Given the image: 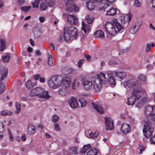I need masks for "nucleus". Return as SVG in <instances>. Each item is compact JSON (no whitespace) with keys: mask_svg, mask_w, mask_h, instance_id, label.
I'll return each instance as SVG.
<instances>
[{"mask_svg":"<svg viewBox=\"0 0 155 155\" xmlns=\"http://www.w3.org/2000/svg\"><path fill=\"white\" fill-rule=\"evenodd\" d=\"M124 86L125 87H127L129 88H133L135 86V88L140 89V88L141 85L139 81L137 80L133 79H130L124 83Z\"/></svg>","mask_w":155,"mask_h":155,"instance_id":"obj_6","label":"nucleus"},{"mask_svg":"<svg viewBox=\"0 0 155 155\" xmlns=\"http://www.w3.org/2000/svg\"><path fill=\"white\" fill-rule=\"evenodd\" d=\"M80 102L81 103V107H84L86 105V101L84 99H81L80 100Z\"/></svg>","mask_w":155,"mask_h":155,"instance_id":"obj_53","label":"nucleus"},{"mask_svg":"<svg viewBox=\"0 0 155 155\" xmlns=\"http://www.w3.org/2000/svg\"><path fill=\"white\" fill-rule=\"evenodd\" d=\"M5 128L3 123L0 122V133H2L4 130Z\"/></svg>","mask_w":155,"mask_h":155,"instance_id":"obj_55","label":"nucleus"},{"mask_svg":"<svg viewBox=\"0 0 155 155\" xmlns=\"http://www.w3.org/2000/svg\"><path fill=\"white\" fill-rule=\"evenodd\" d=\"M10 57V56L9 54L8 53L5 56L2 57V59L4 62H8Z\"/></svg>","mask_w":155,"mask_h":155,"instance_id":"obj_44","label":"nucleus"},{"mask_svg":"<svg viewBox=\"0 0 155 155\" xmlns=\"http://www.w3.org/2000/svg\"><path fill=\"white\" fill-rule=\"evenodd\" d=\"M139 149L140 150V153H141L142 151L144 149V148L142 145H141L139 147Z\"/></svg>","mask_w":155,"mask_h":155,"instance_id":"obj_59","label":"nucleus"},{"mask_svg":"<svg viewBox=\"0 0 155 155\" xmlns=\"http://www.w3.org/2000/svg\"><path fill=\"white\" fill-rule=\"evenodd\" d=\"M92 104L94 109L100 114H103L104 113V110L101 105L98 104L93 102Z\"/></svg>","mask_w":155,"mask_h":155,"instance_id":"obj_20","label":"nucleus"},{"mask_svg":"<svg viewBox=\"0 0 155 155\" xmlns=\"http://www.w3.org/2000/svg\"><path fill=\"white\" fill-rule=\"evenodd\" d=\"M85 19L87 21L88 24H90L93 22L94 18L91 15H87L85 18Z\"/></svg>","mask_w":155,"mask_h":155,"instance_id":"obj_41","label":"nucleus"},{"mask_svg":"<svg viewBox=\"0 0 155 155\" xmlns=\"http://www.w3.org/2000/svg\"><path fill=\"white\" fill-rule=\"evenodd\" d=\"M25 85L26 87L28 89L32 87L33 85L31 82V79H29L26 82Z\"/></svg>","mask_w":155,"mask_h":155,"instance_id":"obj_42","label":"nucleus"},{"mask_svg":"<svg viewBox=\"0 0 155 155\" xmlns=\"http://www.w3.org/2000/svg\"><path fill=\"white\" fill-rule=\"evenodd\" d=\"M68 104L72 108H75L78 107V104L76 98L74 97H71L68 101Z\"/></svg>","mask_w":155,"mask_h":155,"instance_id":"obj_17","label":"nucleus"},{"mask_svg":"<svg viewBox=\"0 0 155 155\" xmlns=\"http://www.w3.org/2000/svg\"><path fill=\"white\" fill-rule=\"evenodd\" d=\"M86 7L90 10H93L95 7L94 2L91 1H89L86 3Z\"/></svg>","mask_w":155,"mask_h":155,"instance_id":"obj_28","label":"nucleus"},{"mask_svg":"<svg viewBox=\"0 0 155 155\" xmlns=\"http://www.w3.org/2000/svg\"><path fill=\"white\" fill-rule=\"evenodd\" d=\"M120 129L122 132L124 134H126L130 132L131 128L130 125L124 123L122 124Z\"/></svg>","mask_w":155,"mask_h":155,"instance_id":"obj_18","label":"nucleus"},{"mask_svg":"<svg viewBox=\"0 0 155 155\" xmlns=\"http://www.w3.org/2000/svg\"><path fill=\"white\" fill-rule=\"evenodd\" d=\"M3 73L0 79V82L2 81L7 76L8 73V69L5 68L3 65L0 64V74Z\"/></svg>","mask_w":155,"mask_h":155,"instance_id":"obj_16","label":"nucleus"},{"mask_svg":"<svg viewBox=\"0 0 155 155\" xmlns=\"http://www.w3.org/2000/svg\"><path fill=\"white\" fill-rule=\"evenodd\" d=\"M58 91L59 94L61 97L65 96L70 93L69 89L65 87L60 88Z\"/></svg>","mask_w":155,"mask_h":155,"instance_id":"obj_19","label":"nucleus"},{"mask_svg":"<svg viewBox=\"0 0 155 155\" xmlns=\"http://www.w3.org/2000/svg\"><path fill=\"white\" fill-rule=\"evenodd\" d=\"M108 79V82L110 85H112V86L116 85V82L113 77L109 76Z\"/></svg>","mask_w":155,"mask_h":155,"instance_id":"obj_32","label":"nucleus"},{"mask_svg":"<svg viewBox=\"0 0 155 155\" xmlns=\"http://www.w3.org/2000/svg\"><path fill=\"white\" fill-rule=\"evenodd\" d=\"M81 28L82 30L84 31V33H86L87 32L89 31L90 30L91 27L89 25H87L84 23V22L82 21Z\"/></svg>","mask_w":155,"mask_h":155,"instance_id":"obj_25","label":"nucleus"},{"mask_svg":"<svg viewBox=\"0 0 155 155\" xmlns=\"http://www.w3.org/2000/svg\"><path fill=\"white\" fill-rule=\"evenodd\" d=\"M134 5L136 7H140V3L138 0H135L134 3Z\"/></svg>","mask_w":155,"mask_h":155,"instance_id":"obj_57","label":"nucleus"},{"mask_svg":"<svg viewBox=\"0 0 155 155\" xmlns=\"http://www.w3.org/2000/svg\"><path fill=\"white\" fill-rule=\"evenodd\" d=\"M1 46L0 51H2L5 49L6 45V41L5 39H2L0 40Z\"/></svg>","mask_w":155,"mask_h":155,"instance_id":"obj_35","label":"nucleus"},{"mask_svg":"<svg viewBox=\"0 0 155 155\" xmlns=\"http://www.w3.org/2000/svg\"><path fill=\"white\" fill-rule=\"evenodd\" d=\"M151 48V44L150 43H147L145 47V51L146 52H148Z\"/></svg>","mask_w":155,"mask_h":155,"instance_id":"obj_54","label":"nucleus"},{"mask_svg":"<svg viewBox=\"0 0 155 155\" xmlns=\"http://www.w3.org/2000/svg\"><path fill=\"white\" fill-rule=\"evenodd\" d=\"M74 0H65L66 6V10L68 12H71L74 10L75 12H77L79 8L74 3Z\"/></svg>","mask_w":155,"mask_h":155,"instance_id":"obj_7","label":"nucleus"},{"mask_svg":"<svg viewBox=\"0 0 155 155\" xmlns=\"http://www.w3.org/2000/svg\"><path fill=\"white\" fill-rule=\"evenodd\" d=\"M154 109L153 106L150 105L146 106L144 109V113L145 114L148 116H150L153 114L154 111H155V107H154Z\"/></svg>","mask_w":155,"mask_h":155,"instance_id":"obj_14","label":"nucleus"},{"mask_svg":"<svg viewBox=\"0 0 155 155\" xmlns=\"http://www.w3.org/2000/svg\"><path fill=\"white\" fill-rule=\"evenodd\" d=\"M97 151L96 149H93L89 151L87 153V155H97Z\"/></svg>","mask_w":155,"mask_h":155,"instance_id":"obj_39","label":"nucleus"},{"mask_svg":"<svg viewBox=\"0 0 155 155\" xmlns=\"http://www.w3.org/2000/svg\"><path fill=\"white\" fill-rule=\"evenodd\" d=\"M147 99L146 98H143L138 102L137 104L135 107H137L138 109L141 108L147 102Z\"/></svg>","mask_w":155,"mask_h":155,"instance_id":"obj_23","label":"nucleus"},{"mask_svg":"<svg viewBox=\"0 0 155 155\" xmlns=\"http://www.w3.org/2000/svg\"><path fill=\"white\" fill-rule=\"evenodd\" d=\"M41 0H35L34 2L32 3V4L33 8H38V5L40 3Z\"/></svg>","mask_w":155,"mask_h":155,"instance_id":"obj_46","label":"nucleus"},{"mask_svg":"<svg viewBox=\"0 0 155 155\" xmlns=\"http://www.w3.org/2000/svg\"><path fill=\"white\" fill-rule=\"evenodd\" d=\"M40 92L39 95V98L42 99H48L51 97L47 91H46L44 89L41 87Z\"/></svg>","mask_w":155,"mask_h":155,"instance_id":"obj_15","label":"nucleus"},{"mask_svg":"<svg viewBox=\"0 0 155 155\" xmlns=\"http://www.w3.org/2000/svg\"><path fill=\"white\" fill-rule=\"evenodd\" d=\"M35 127L32 124H29L28 127V133L29 134H33L35 131Z\"/></svg>","mask_w":155,"mask_h":155,"instance_id":"obj_24","label":"nucleus"},{"mask_svg":"<svg viewBox=\"0 0 155 155\" xmlns=\"http://www.w3.org/2000/svg\"><path fill=\"white\" fill-rule=\"evenodd\" d=\"M46 3L50 7L53 6L54 5V0H45Z\"/></svg>","mask_w":155,"mask_h":155,"instance_id":"obj_49","label":"nucleus"},{"mask_svg":"<svg viewBox=\"0 0 155 155\" xmlns=\"http://www.w3.org/2000/svg\"><path fill=\"white\" fill-rule=\"evenodd\" d=\"M77 148L76 147H72L70 151L69 152L70 154H72L76 155L78 154L77 151Z\"/></svg>","mask_w":155,"mask_h":155,"instance_id":"obj_43","label":"nucleus"},{"mask_svg":"<svg viewBox=\"0 0 155 155\" xmlns=\"http://www.w3.org/2000/svg\"><path fill=\"white\" fill-rule=\"evenodd\" d=\"M62 72L65 74H68L71 73L72 72L71 68L69 67H65L62 70Z\"/></svg>","mask_w":155,"mask_h":155,"instance_id":"obj_31","label":"nucleus"},{"mask_svg":"<svg viewBox=\"0 0 155 155\" xmlns=\"http://www.w3.org/2000/svg\"><path fill=\"white\" fill-rule=\"evenodd\" d=\"M114 73L116 77L121 79H123L127 76L126 72L123 71H115Z\"/></svg>","mask_w":155,"mask_h":155,"instance_id":"obj_22","label":"nucleus"},{"mask_svg":"<svg viewBox=\"0 0 155 155\" xmlns=\"http://www.w3.org/2000/svg\"><path fill=\"white\" fill-rule=\"evenodd\" d=\"M65 31H66L69 34H70L71 36L74 38L76 39L78 32V30L73 26H71L69 27H65L64 29Z\"/></svg>","mask_w":155,"mask_h":155,"instance_id":"obj_8","label":"nucleus"},{"mask_svg":"<svg viewBox=\"0 0 155 155\" xmlns=\"http://www.w3.org/2000/svg\"><path fill=\"white\" fill-rule=\"evenodd\" d=\"M13 114V112L9 110H5L2 111L1 114L3 116L11 115Z\"/></svg>","mask_w":155,"mask_h":155,"instance_id":"obj_40","label":"nucleus"},{"mask_svg":"<svg viewBox=\"0 0 155 155\" xmlns=\"http://www.w3.org/2000/svg\"><path fill=\"white\" fill-rule=\"evenodd\" d=\"M71 84V80L69 76L65 77L63 78L61 76H53L48 81L49 87L53 89L59 88L62 84L65 87L68 88Z\"/></svg>","mask_w":155,"mask_h":155,"instance_id":"obj_1","label":"nucleus"},{"mask_svg":"<svg viewBox=\"0 0 155 155\" xmlns=\"http://www.w3.org/2000/svg\"><path fill=\"white\" fill-rule=\"evenodd\" d=\"M99 134L100 132L97 131H96L93 133L92 132H90L89 134V136L90 137L93 138H96L99 135Z\"/></svg>","mask_w":155,"mask_h":155,"instance_id":"obj_38","label":"nucleus"},{"mask_svg":"<svg viewBox=\"0 0 155 155\" xmlns=\"http://www.w3.org/2000/svg\"><path fill=\"white\" fill-rule=\"evenodd\" d=\"M80 84V83L79 81H78L76 80H75L72 84V88L73 89H76L79 86Z\"/></svg>","mask_w":155,"mask_h":155,"instance_id":"obj_36","label":"nucleus"},{"mask_svg":"<svg viewBox=\"0 0 155 155\" xmlns=\"http://www.w3.org/2000/svg\"><path fill=\"white\" fill-rule=\"evenodd\" d=\"M117 9L115 8H112L110 9V10L107 11L106 14L107 15L112 16L114 15L116 13Z\"/></svg>","mask_w":155,"mask_h":155,"instance_id":"obj_29","label":"nucleus"},{"mask_svg":"<svg viewBox=\"0 0 155 155\" xmlns=\"http://www.w3.org/2000/svg\"><path fill=\"white\" fill-rule=\"evenodd\" d=\"M41 9L42 10H45L47 8V4L45 3H41L40 6Z\"/></svg>","mask_w":155,"mask_h":155,"instance_id":"obj_51","label":"nucleus"},{"mask_svg":"<svg viewBox=\"0 0 155 155\" xmlns=\"http://www.w3.org/2000/svg\"><path fill=\"white\" fill-rule=\"evenodd\" d=\"M50 46L51 48H52V49L53 50H54L55 49V47L54 45V43H51L50 44Z\"/></svg>","mask_w":155,"mask_h":155,"instance_id":"obj_62","label":"nucleus"},{"mask_svg":"<svg viewBox=\"0 0 155 155\" xmlns=\"http://www.w3.org/2000/svg\"><path fill=\"white\" fill-rule=\"evenodd\" d=\"M81 82L84 88L86 90H90L92 87L93 83L92 82V78L91 81L85 79H82Z\"/></svg>","mask_w":155,"mask_h":155,"instance_id":"obj_10","label":"nucleus"},{"mask_svg":"<svg viewBox=\"0 0 155 155\" xmlns=\"http://www.w3.org/2000/svg\"><path fill=\"white\" fill-rule=\"evenodd\" d=\"M15 107L16 108V110L15 112V113L18 114L19 113L21 109V105L18 102H16L15 104Z\"/></svg>","mask_w":155,"mask_h":155,"instance_id":"obj_34","label":"nucleus"},{"mask_svg":"<svg viewBox=\"0 0 155 155\" xmlns=\"http://www.w3.org/2000/svg\"><path fill=\"white\" fill-rule=\"evenodd\" d=\"M59 117L56 115H54L51 118V121L54 123L58 122L59 120Z\"/></svg>","mask_w":155,"mask_h":155,"instance_id":"obj_47","label":"nucleus"},{"mask_svg":"<svg viewBox=\"0 0 155 155\" xmlns=\"http://www.w3.org/2000/svg\"><path fill=\"white\" fill-rule=\"evenodd\" d=\"M71 35L69 34L66 31L64 30V38L65 41H69L72 36H71Z\"/></svg>","mask_w":155,"mask_h":155,"instance_id":"obj_30","label":"nucleus"},{"mask_svg":"<svg viewBox=\"0 0 155 155\" xmlns=\"http://www.w3.org/2000/svg\"><path fill=\"white\" fill-rule=\"evenodd\" d=\"M84 61V59H81L79 61L78 64V66L79 68H80L81 67Z\"/></svg>","mask_w":155,"mask_h":155,"instance_id":"obj_56","label":"nucleus"},{"mask_svg":"<svg viewBox=\"0 0 155 155\" xmlns=\"http://www.w3.org/2000/svg\"><path fill=\"white\" fill-rule=\"evenodd\" d=\"M106 31L111 35H113L123 29V27L118 22L116 19L112 21L111 23L107 22L104 27Z\"/></svg>","mask_w":155,"mask_h":155,"instance_id":"obj_2","label":"nucleus"},{"mask_svg":"<svg viewBox=\"0 0 155 155\" xmlns=\"http://www.w3.org/2000/svg\"><path fill=\"white\" fill-rule=\"evenodd\" d=\"M64 16L67 17V21L71 25H76L78 22L77 17L74 15H67L66 13L64 14Z\"/></svg>","mask_w":155,"mask_h":155,"instance_id":"obj_9","label":"nucleus"},{"mask_svg":"<svg viewBox=\"0 0 155 155\" xmlns=\"http://www.w3.org/2000/svg\"><path fill=\"white\" fill-rule=\"evenodd\" d=\"M92 82L94 90L96 92H98L102 89V84L105 83L107 81V78L103 72H101L99 74H97V77H92Z\"/></svg>","mask_w":155,"mask_h":155,"instance_id":"obj_3","label":"nucleus"},{"mask_svg":"<svg viewBox=\"0 0 155 155\" xmlns=\"http://www.w3.org/2000/svg\"><path fill=\"white\" fill-rule=\"evenodd\" d=\"M139 79L143 84H146L147 78L146 77L143 75H140L139 77Z\"/></svg>","mask_w":155,"mask_h":155,"instance_id":"obj_37","label":"nucleus"},{"mask_svg":"<svg viewBox=\"0 0 155 155\" xmlns=\"http://www.w3.org/2000/svg\"><path fill=\"white\" fill-rule=\"evenodd\" d=\"M144 123L143 131L145 136L148 138L152 135L154 131V124L149 120H145Z\"/></svg>","mask_w":155,"mask_h":155,"instance_id":"obj_4","label":"nucleus"},{"mask_svg":"<svg viewBox=\"0 0 155 155\" xmlns=\"http://www.w3.org/2000/svg\"><path fill=\"white\" fill-rule=\"evenodd\" d=\"M90 148V146L89 145H85L81 149V152L82 154H84Z\"/></svg>","mask_w":155,"mask_h":155,"instance_id":"obj_33","label":"nucleus"},{"mask_svg":"<svg viewBox=\"0 0 155 155\" xmlns=\"http://www.w3.org/2000/svg\"><path fill=\"white\" fill-rule=\"evenodd\" d=\"M39 20L42 23L45 20V18L43 17H40L39 18Z\"/></svg>","mask_w":155,"mask_h":155,"instance_id":"obj_60","label":"nucleus"},{"mask_svg":"<svg viewBox=\"0 0 155 155\" xmlns=\"http://www.w3.org/2000/svg\"><path fill=\"white\" fill-rule=\"evenodd\" d=\"M141 21H137L135 22L134 24L132 25V27L129 30L130 33L134 34L137 32L140 28L141 24Z\"/></svg>","mask_w":155,"mask_h":155,"instance_id":"obj_12","label":"nucleus"},{"mask_svg":"<svg viewBox=\"0 0 155 155\" xmlns=\"http://www.w3.org/2000/svg\"><path fill=\"white\" fill-rule=\"evenodd\" d=\"M31 8V6H24L21 7V9L25 12H27L29 11V9Z\"/></svg>","mask_w":155,"mask_h":155,"instance_id":"obj_50","label":"nucleus"},{"mask_svg":"<svg viewBox=\"0 0 155 155\" xmlns=\"http://www.w3.org/2000/svg\"><path fill=\"white\" fill-rule=\"evenodd\" d=\"M33 32L35 37L38 38L41 35L39 29L36 27L33 28Z\"/></svg>","mask_w":155,"mask_h":155,"instance_id":"obj_26","label":"nucleus"},{"mask_svg":"<svg viewBox=\"0 0 155 155\" xmlns=\"http://www.w3.org/2000/svg\"><path fill=\"white\" fill-rule=\"evenodd\" d=\"M105 124L107 130H112L114 128L113 122L112 119L110 117H105Z\"/></svg>","mask_w":155,"mask_h":155,"instance_id":"obj_13","label":"nucleus"},{"mask_svg":"<svg viewBox=\"0 0 155 155\" xmlns=\"http://www.w3.org/2000/svg\"><path fill=\"white\" fill-rule=\"evenodd\" d=\"M108 64L109 65L111 64L116 65L117 64V63L113 60H110L108 62Z\"/></svg>","mask_w":155,"mask_h":155,"instance_id":"obj_58","label":"nucleus"},{"mask_svg":"<svg viewBox=\"0 0 155 155\" xmlns=\"http://www.w3.org/2000/svg\"><path fill=\"white\" fill-rule=\"evenodd\" d=\"M24 0H18V3L21 5H23L24 3Z\"/></svg>","mask_w":155,"mask_h":155,"instance_id":"obj_64","label":"nucleus"},{"mask_svg":"<svg viewBox=\"0 0 155 155\" xmlns=\"http://www.w3.org/2000/svg\"><path fill=\"white\" fill-rule=\"evenodd\" d=\"M41 87H38L32 89L30 92L31 97L37 96L39 98Z\"/></svg>","mask_w":155,"mask_h":155,"instance_id":"obj_21","label":"nucleus"},{"mask_svg":"<svg viewBox=\"0 0 155 155\" xmlns=\"http://www.w3.org/2000/svg\"><path fill=\"white\" fill-rule=\"evenodd\" d=\"M40 77V75L39 74L36 75L34 76V79L35 80H37Z\"/></svg>","mask_w":155,"mask_h":155,"instance_id":"obj_63","label":"nucleus"},{"mask_svg":"<svg viewBox=\"0 0 155 155\" xmlns=\"http://www.w3.org/2000/svg\"><path fill=\"white\" fill-rule=\"evenodd\" d=\"M150 140L152 143L155 144V136L152 137L151 138Z\"/></svg>","mask_w":155,"mask_h":155,"instance_id":"obj_61","label":"nucleus"},{"mask_svg":"<svg viewBox=\"0 0 155 155\" xmlns=\"http://www.w3.org/2000/svg\"><path fill=\"white\" fill-rule=\"evenodd\" d=\"M48 64L50 66L52 65L53 62L52 60V58L51 57V55L50 54H48Z\"/></svg>","mask_w":155,"mask_h":155,"instance_id":"obj_45","label":"nucleus"},{"mask_svg":"<svg viewBox=\"0 0 155 155\" xmlns=\"http://www.w3.org/2000/svg\"><path fill=\"white\" fill-rule=\"evenodd\" d=\"M94 35L95 37L101 38H102L104 37V33L101 30H98L96 31L94 33Z\"/></svg>","mask_w":155,"mask_h":155,"instance_id":"obj_27","label":"nucleus"},{"mask_svg":"<svg viewBox=\"0 0 155 155\" xmlns=\"http://www.w3.org/2000/svg\"><path fill=\"white\" fill-rule=\"evenodd\" d=\"M5 85L2 83L0 82V94H2L5 91Z\"/></svg>","mask_w":155,"mask_h":155,"instance_id":"obj_48","label":"nucleus"},{"mask_svg":"<svg viewBox=\"0 0 155 155\" xmlns=\"http://www.w3.org/2000/svg\"><path fill=\"white\" fill-rule=\"evenodd\" d=\"M132 18V15L130 14L126 15L121 18V23L124 27H127L129 25Z\"/></svg>","mask_w":155,"mask_h":155,"instance_id":"obj_11","label":"nucleus"},{"mask_svg":"<svg viewBox=\"0 0 155 155\" xmlns=\"http://www.w3.org/2000/svg\"><path fill=\"white\" fill-rule=\"evenodd\" d=\"M54 130L56 131H58L61 130L58 123H56L54 124Z\"/></svg>","mask_w":155,"mask_h":155,"instance_id":"obj_52","label":"nucleus"},{"mask_svg":"<svg viewBox=\"0 0 155 155\" xmlns=\"http://www.w3.org/2000/svg\"><path fill=\"white\" fill-rule=\"evenodd\" d=\"M143 93H146V91L144 89H140L139 88H135L133 91L132 95L128 98L127 103L129 105H132L135 102L137 101L140 97L139 94L140 92Z\"/></svg>","mask_w":155,"mask_h":155,"instance_id":"obj_5","label":"nucleus"}]
</instances>
